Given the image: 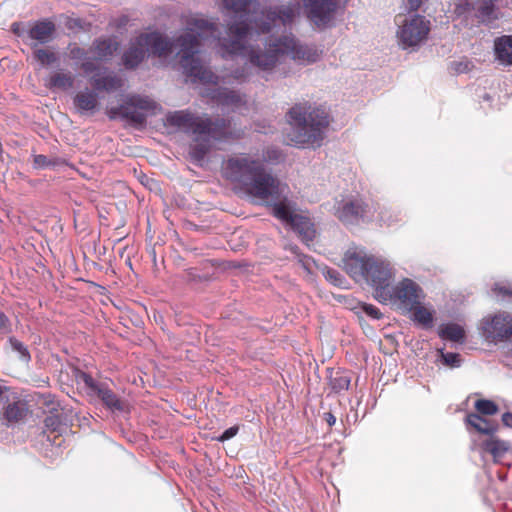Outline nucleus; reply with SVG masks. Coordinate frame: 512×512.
I'll use <instances>...</instances> for the list:
<instances>
[{"label":"nucleus","instance_id":"nucleus-5","mask_svg":"<svg viewBox=\"0 0 512 512\" xmlns=\"http://www.w3.org/2000/svg\"><path fill=\"white\" fill-rule=\"evenodd\" d=\"M248 56L252 65L261 70L270 71L284 56H289L295 61L312 63L319 59L320 53L315 47L300 44L294 35L289 34L268 37L264 50L251 49Z\"/></svg>","mask_w":512,"mask_h":512},{"label":"nucleus","instance_id":"nucleus-35","mask_svg":"<svg viewBox=\"0 0 512 512\" xmlns=\"http://www.w3.org/2000/svg\"><path fill=\"white\" fill-rule=\"evenodd\" d=\"M486 449L494 456H499L508 450L505 442L500 440H490L486 443Z\"/></svg>","mask_w":512,"mask_h":512},{"label":"nucleus","instance_id":"nucleus-4","mask_svg":"<svg viewBox=\"0 0 512 512\" xmlns=\"http://www.w3.org/2000/svg\"><path fill=\"white\" fill-rule=\"evenodd\" d=\"M287 121L291 126V131L286 136L288 144L320 146L331 118L325 107L305 102L295 104L289 109Z\"/></svg>","mask_w":512,"mask_h":512},{"label":"nucleus","instance_id":"nucleus-9","mask_svg":"<svg viewBox=\"0 0 512 512\" xmlns=\"http://www.w3.org/2000/svg\"><path fill=\"white\" fill-rule=\"evenodd\" d=\"M155 107V102L150 98L133 95L120 106L108 108L107 115L112 120L121 117L135 125H143L146 122L144 111L153 110Z\"/></svg>","mask_w":512,"mask_h":512},{"label":"nucleus","instance_id":"nucleus-34","mask_svg":"<svg viewBox=\"0 0 512 512\" xmlns=\"http://www.w3.org/2000/svg\"><path fill=\"white\" fill-rule=\"evenodd\" d=\"M475 409L482 415H494L498 412V406L488 399L477 400L475 402Z\"/></svg>","mask_w":512,"mask_h":512},{"label":"nucleus","instance_id":"nucleus-54","mask_svg":"<svg viewBox=\"0 0 512 512\" xmlns=\"http://www.w3.org/2000/svg\"><path fill=\"white\" fill-rule=\"evenodd\" d=\"M332 272H333V271H328V275H329L330 277H332V274H331Z\"/></svg>","mask_w":512,"mask_h":512},{"label":"nucleus","instance_id":"nucleus-48","mask_svg":"<svg viewBox=\"0 0 512 512\" xmlns=\"http://www.w3.org/2000/svg\"><path fill=\"white\" fill-rule=\"evenodd\" d=\"M494 9V5L492 3H485L483 6L480 7V12L483 15L489 16Z\"/></svg>","mask_w":512,"mask_h":512},{"label":"nucleus","instance_id":"nucleus-32","mask_svg":"<svg viewBox=\"0 0 512 512\" xmlns=\"http://www.w3.org/2000/svg\"><path fill=\"white\" fill-rule=\"evenodd\" d=\"M214 98L223 105H238L242 102L241 96L234 90L220 89Z\"/></svg>","mask_w":512,"mask_h":512},{"label":"nucleus","instance_id":"nucleus-17","mask_svg":"<svg viewBox=\"0 0 512 512\" xmlns=\"http://www.w3.org/2000/svg\"><path fill=\"white\" fill-rule=\"evenodd\" d=\"M305 7L308 18L320 27L331 21L336 3L333 0H307Z\"/></svg>","mask_w":512,"mask_h":512},{"label":"nucleus","instance_id":"nucleus-3","mask_svg":"<svg viewBox=\"0 0 512 512\" xmlns=\"http://www.w3.org/2000/svg\"><path fill=\"white\" fill-rule=\"evenodd\" d=\"M187 31L176 39L179 46L180 63L185 74L193 82L202 84H216L218 77L210 69L206 68L196 55L200 52L199 38L217 31L214 23L208 20L192 16L186 20Z\"/></svg>","mask_w":512,"mask_h":512},{"label":"nucleus","instance_id":"nucleus-51","mask_svg":"<svg viewBox=\"0 0 512 512\" xmlns=\"http://www.w3.org/2000/svg\"><path fill=\"white\" fill-rule=\"evenodd\" d=\"M12 30H13V32H14L16 35H18L19 37L23 36V31H20V29H19V24L14 23V24L12 25Z\"/></svg>","mask_w":512,"mask_h":512},{"label":"nucleus","instance_id":"nucleus-26","mask_svg":"<svg viewBox=\"0 0 512 512\" xmlns=\"http://www.w3.org/2000/svg\"><path fill=\"white\" fill-rule=\"evenodd\" d=\"M28 413L27 405L17 401L6 406L3 412V418L7 423H17L23 420Z\"/></svg>","mask_w":512,"mask_h":512},{"label":"nucleus","instance_id":"nucleus-28","mask_svg":"<svg viewBox=\"0 0 512 512\" xmlns=\"http://www.w3.org/2000/svg\"><path fill=\"white\" fill-rule=\"evenodd\" d=\"M466 423L473 427L477 432L484 435H491L495 432L496 427L478 413H470L466 417Z\"/></svg>","mask_w":512,"mask_h":512},{"label":"nucleus","instance_id":"nucleus-42","mask_svg":"<svg viewBox=\"0 0 512 512\" xmlns=\"http://www.w3.org/2000/svg\"><path fill=\"white\" fill-rule=\"evenodd\" d=\"M67 27L72 29V28H78V29H82V30H86V23L80 19V18H70L68 21H67Z\"/></svg>","mask_w":512,"mask_h":512},{"label":"nucleus","instance_id":"nucleus-15","mask_svg":"<svg viewBox=\"0 0 512 512\" xmlns=\"http://www.w3.org/2000/svg\"><path fill=\"white\" fill-rule=\"evenodd\" d=\"M137 43L145 46L147 52L158 57L167 56L173 49V42L158 31L141 33L137 36Z\"/></svg>","mask_w":512,"mask_h":512},{"label":"nucleus","instance_id":"nucleus-19","mask_svg":"<svg viewBox=\"0 0 512 512\" xmlns=\"http://www.w3.org/2000/svg\"><path fill=\"white\" fill-rule=\"evenodd\" d=\"M55 30V24L51 20L43 19L31 24L26 33L29 39L36 41V43L32 45V47H36L38 44L50 42Z\"/></svg>","mask_w":512,"mask_h":512},{"label":"nucleus","instance_id":"nucleus-33","mask_svg":"<svg viewBox=\"0 0 512 512\" xmlns=\"http://www.w3.org/2000/svg\"><path fill=\"white\" fill-rule=\"evenodd\" d=\"M33 56L42 66L54 64L58 60L56 53L43 48L35 49Z\"/></svg>","mask_w":512,"mask_h":512},{"label":"nucleus","instance_id":"nucleus-39","mask_svg":"<svg viewBox=\"0 0 512 512\" xmlns=\"http://www.w3.org/2000/svg\"><path fill=\"white\" fill-rule=\"evenodd\" d=\"M53 165H55V162L49 160L45 155L39 154L34 156V166L36 168H45Z\"/></svg>","mask_w":512,"mask_h":512},{"label":"nucleus","instance_id":"nucleus-40","mask_svg":"<svg viewBox=\"0 0 512 512\" xmlns=\"http://www.w3.org/2000/svg\"><path fill=\"white\" fill-rule=\"evenodd\" d=\"M239 431V426L238 425H234L228 429H226L218 438L217 440L219 442H225L231 438H233L234 436L237 435Z\"/></svg>","mask_w":512,"mask_h":512},{"label":"nucleus","instance_id":"nucleus-38","mask_svg":"<svg viewBox=\"0 0 512 512\" xmlns=\"http://www.w3.org/2000/svg\"><path fill=\"white\" fill-rule=\"evenodd\" d=\"M361 308L366 315L373 319H380L382 317L380 310L372 304H363Z\"/></svg>","mask_w":512,"mask_h":512},{"label":"nucleus","instance_id":"nucleus-24","mask_svg":"<svg viewBox=\"0 0 512 512\" xmlns=\"http://www.w3.org/2000/svg\"><path fill=\"white\" fill-rule=\"evenodd\" d=\"M74 85V77L70 72L59 70L51 73L45 80V86L49 89L68 90Z\"/></svg>","mask_w":512,"mask_h":512},{"label":"nucleus","instance_id":"nucleus-53","mask_svg":"<svg viewBox=\"0 0 512 512\" xmlns=\"http://www.w3.org/2000/svg\"><path fill=\"white\" fill-rule=\"evenodd\" d=\"M242 77H244V74H243V73H241V74L236 73V74L234 75V78H236V79H240V78H242Z\"/></svg>","mask_w":512,"mask_h":512},{"label":"nucleus","instance_id":"nucleus-22","mask_svg":"<svg viewBox=\"0 0 512 512\" xmlns=\"http://www.w3.org/2000/svg\"><path fill=\"white\" fill-rule=\"evenodd\" d=\"M147 49L137 43V37L130 42L129 48L122 56L123 65L127 69L136 68L145 58Z\"/></svg>","mask_w":512,"mask_h":512},{"label":"nucleus","instance_id":"nucleus-6","mask_svg":"<svg viewBox=\"0 0 512 512\" xmlns=\"http://www.w3.org/2000/svg\"><path fill=\"white\" fill-rule=\"evenodd\" d=\"M258 0H222L223 9L231 18L227 24L230 38L220 40V45L227 54H240L245 49V39L251 30V8Z\"/></svg>","mask_w":512,"mask_h":512},{"label":"nucleus","instance_id":"nucleus-30","mask_svg":"<svg viewBox=\"0 0 512 512\" xmlns=\"http://www.w3.org/2000/svg\"><path fill=\"white\" fill-rule=\"evenodd\" d=\"M412 319L424 328H430L433 323V313L428 308L422 305V303L415 305L412 309Z\"/></svg>","mask_w":512,"mask_h":512},{"label":"nucleus","instance_id":"nucleus-52","mask_svg":"<svg viewBox=\"0 0 512 512\" xmlns=\"http://www.w3.org/2000/svg\"><path fill=\"white\" fill-rule=\"evenodd\" d=\"M299 248L297 246H290V251L298 255Z\"/></svg>","mask_w":512,"mask_h":512},{"label":"nucleus","instance_id":"nucleus-50","mask_svg":"<svg viewBox=\"0 0 512 512\" xmlns=\"http://www.w3.org/2000/svg\"><path fill=\"white\" fill-rule=\"evenodd\" d=\"M502 421L506 426L512 427V413H504L502 416Z\"/></svg>","mask_w":512,"mask_h":512},{"label":"nucleus","instance_id":"nucleus-12","mask_svg":"<svg viewBox=\"0 0 512 512\" xmlns=\"http://www.w3.org/2000/svg\"><path fill=\"white\" fill-rule=\"evenodd\" d=\"M375 256L367 253L364 248L350 247L342 258L343 269L356 282L367 277Z\"/></svg>","mask_w":512,"mask_h":512},{"label":"nucleus","instance_id":"nucleus-11","mask_svg":"<svg viewBox=\"0 0 512 512\" xmlns=\"http://www.w3.org/2000/svg\"><path fill=\"white\" fill-rule=\"evenodd\" d=\"M398 23L397 37L404 49L420 45L430 32V21L421 15H414Z\"/></svg>","mask_w":512,"mask_h":512},{"label":"nucleus","instance_id":"nucleus-21","mask_svg":"<svg viewBox=\"0 0 512 512\" xmlns=\"http://www.w3.org/2000/svg\"><path fill=\"white\" fill-rule=\"evenodd\" d=\"M494 54L502 65H512V35H502L494 40Z\"/></svg>","mask_w":512,"mask_h":512},{"label":"nucleus","instance_id":"nucleus-10","mask_svg":"<svg viewBox=\"0 0 512 512\" xmlns=\"http://www.w3.org/2000/svg\"><path fill=\"white\" fill-rule=\"evenodd\" d=\"M372 207L362 197L348 196L335 207V216L345 225H358L370 220Z\"/></svg>","mask_w":512,"mask_h":512},{"label":"nucleus","instance_id":"nucleus-14","mask_svg":"<svg viewBox=\"0 0 512 512\" xmlns=\"http://www.w3.org/2000/svg\"><path fill=\"white\" fill-rule=\"evenodd\" d=\"M77 380L83 382L85 387L97 395L103 404L111 410H123V403L119 397L106 385L96 382L93 377L85 372H79Z\"/></svg>","mask_w":512,"mask_h":512},{"label":"nucleus","instance_id":"nucleus-16","mask_svg":"<svg viewBox=\"0 0 512 512\" xmlns=\"http://www.w3.org/2000/svg\"><path fill=\"white\" fill-rule=\"evenodd\" d=\"M484 331L492 340L509 339L512 337V316L506 313L496 314L485 322Z\"/></svg>","mask_w":512,"mask_h":512},{"label":"nucleus","instance_id":"nucleus-27","mask_svg":"<svg viewBox=\"0 0 512 512\" xmlns=\"http://www.w3.org/2000/svg\"><path fill=\"white\" fill-rule=\"evenodd\" d=\"M96 91L111 92L121 87V80L115 75L93 76L90 80Z\"/></svg>","mask_w":512,"mask_h":512},{"label":"nucleus","instance_id":"nucleus-41","mask_svg":"<svg viewBox=\"0 0 512 512\" xmlns=\"http://www.w3.org/2000/svg\"><path fill=\"white\" fill-rule=\"evenodd\" d=\"M444 362L450 366H459L461 362L460 355L457 353L442 354Z\"/></svg>","mask_w":512,"mask_h":512},{"label":"nucleus","instance_id":"nucleus-7","mask_svg":"<svg viewBox=\"0 0 512 512\" xmlns=\"http://www.w3.org/2000/svg\"><path fill=\"white\" fill-rule=\"evenodd\" d=\"M391 297H381L382 303H391L404 312H410L415 305L422 303L425 298L423 289L413 280L404 278L395 286H390Z\"/></svg>","mask_w":512,"mask_h":512},{"label":"nucleus","instance_id":"nucleus-37","mask_svg":"<svg viewBox=\"0 0 512 512\" xmlns=\"http://www.w3.org/2000/svg\"><path fill=\"white\" fill-rule=\"evenodd\" d=\"M10 343H11L13 349L20 353L22 359H24L26 361L30 360V354H29L27 348L21 342H19L18 340L14 339V338H11Z\"/></svg>","mask_w":512,"mask_h":512},{"label":"nucleus","instance_id":"nucleus-43","mask_svg":"<svg viewBox=\"0 0 512 512\" xmlns=\"http://www.w3.org/2000/svg\"><path fill=\"white\" fill-rule=\"evenodd\" d=\"M44 424L46 428L52 429L53 431L57 430V427L60 424V420L57 416H48L44 420Z\"/></svg>","mask_w":512,"mask_h":512},{"label":"nucleus","instance_id":"nucleus-23","mask_svg":"<svg viewBox=\"0 0 512 512\" xmlns=\"http://www.w3.org/2000/svg\"><path fill=\"white\" fill-rule=\"evenodd\" d=\"M73 102L80 112L93 111L98 106V95L95 91L86 88L76 93Z\"/></svg>","mask_w":512,"mask_h":512},{"label":"nucleus","instance_id":"nucleus-47","mask_svg":"<svg viewBox=\"0 0 512 512\" xmlns=\"http://www.w3.org/2000/svg\"><path fill=\"white\" fill-rule=\"evenodd\" d=\"M422 4V0H406L407 8L410 11H416Z\"/></svg>","mask_w":512,"mask_h":512},{"label":"nucleus","instance_id":"nucleus-36","mask_svg":"<svg viewBox=\"0 0 512 512\" xmlns=\"http://www.w3.org/2000/svg\"><path fill=\"white\" fill-rule=\"evenodd\" d=\"M68 55L73 60H80L86 57L87 52L76 43H71L68 45Z\"/></svg>","mask_w":512,"mask_h":512},{"label":"nucleus","instance_id":"nucleus-31","mask_svg":"<svg viewBox=\"0 0 512 512\" xmlns=\"http://www.w3.org/2000/svg\"><path fill=\"white\" fill-rule=\"evenodd\" d=\"M351 378L344 371H336L331 373L329 385L335 393L347 390L350 386Z\"/></svg>","mask_w":512,"mask_h":512},{"label":"nucleus","instance_id":"nucleus-1","mask_svg":"<svg viewBox=\"0 0 512 512\" xmlns=\"http://www.w3.org/2000/svg\"><path fill=\"white\" fill-rule=\"evenodd\" d=\"M222 174L247 195L271 207L273 216L278 204H284L290 200L287 196L288 185L267 171L260 160L248 155L239 154L229 157L222 164Z\"/></svg>","mask_w":512,"mask_h":512},{"label":"nucleus","instance_id":"nucleus-25","mask_svg":"<svg viewBox=\"0 0 512 512\" xmlns=\"http://www.w3.org/2000/svg\"><path fill=\"white\" fill-rule=\"evenodd\" d=\"M118 47V42L110 38H99L93 42L92 51L97 60H106L117 51Z\"/></svg>","mask_w":512,"mask_h":512},{"label":"nucleus","instance_id":"nucleus-2","mask_svg":"<svg viewBox=\"0 0 512 512\" xmlns=\"http://www.w3.org/2000/svg\"><path fill=\"white\" fill-rule=\"evenodd\" d=\"M166 123L192 136L190 155L200 161L211 149V139L224 140L231 136L230 121L225 118L200 116L188 110L170 112L166 115Z\"/></svg>","mask_w":512,"mask_h":512},{"label":"nucleus","instance_id":"nucleus-29","mask_svg":"<svg viewBox=\"0 0 512 512\" xmlns=\"http://www.w3.org/2000/svg\"><path fill=\"white\" fill-rule=\"evenodd\" d=\"M439 336L444 340L459 342L463 340L465 332L458 324L448 323L440 327Z\"/></svg>","mask_w":512,"mask_h":512},{"label":"nucleus","instance_id":"nucleus-8","mask_svg":"<svg viewBox=\"0 0 512 512\" xmlns=\"http://www.w3.org/2000/svg\"><path fill=\"white\" fill-rule=\"evenodd\" d=\"M274 217L288 224L306 244L315 238L314 224L309 217L296 212V203L293 201L289 200L284 204H278Z\"/></svg>","mask_w":512,"mask_h":512},{"label":"nucleus","instance_id":"nucleus-49","mask_svg":"<svg viewBox=\"0 0 512 512\" xmlns=\"http://www.w3.org/2000/svg\"><path fill=\"white\" fill-rule=\"evenodd\" d=\"M324 419L330 427L336 423V417L331 412L324 413Z\"/></svg>","mask_w":512,"mask_h":512},{"label":"nucleus","instance_id":"nucleus-20","mask_svg":"<svg viewBox=\"0 0 512 512\" xmlns=\"http://www.w3.org/2000/svg\"><path fill=\"white\" fill-rule=\"evenodd\" d=\"M376 221L381 228L397 230L404 225L406 220L405 215L397 208L381 207L379 208Z\"/></svg>","mask_w":512,"mask_h":512},{"label":"nucleus","instance_id":"nucleus-18","mask_svg":"<svg viewBox=\"0 0 512 512\" xmlns=\"http://www.w3.org/2000/svg\"><path fill=\"white\" fill-rule=\"evenodd\" d=\"M266 21H255V28L258 33H268L276 21L283 25L292 23L295 17V10L291 6H276L266 11Z\"/></svg>","mask_w":512,"mask_h":512},{"label":"nucleus","instance_id":"nucleus-46","mask_svg":"<svg viewBox=\"0 0 512 512\" xmlns=\"http://www.w3.org/2000/svg\"><path fill=\"white\" fill-rule=\"evenodd\" d=\"M494 291L504 296H512V288L496 285Z\"/></svg>","mask_w":512,"mask_h":512},{"label":"nucleus","instance_id":"nucleus-44","mask_svg":"<svg viewBox=\"0 0 512 512\" xmlns=\"http://www.w3.org/2000/svg\"><path fill=\"white\" fill-rule=\"evenodd\" d=\"M81 69L83 70V72L85 74H90V73H93L94 71H96L98 69L97 65L92 62V61H84L82 64H81Z\"/></svg>","mask_w":512,"mask_h":512},{"label":"nucleus","instance_id":"nucleus-13","mask_svg":"<svg viewBox=\"0 0 512 512\" xmlns=\"http://www.w3.org/2000/svg\"><path fill=\"white\" fill-rule=\"evenodd\" d=\"M392 279L393 273L390 264L375 256L374 263H372L367 277L363 278L362 281H365L374 287L375 297L380 300L381 297H391L388 293Z\"/></svg>","mask_w":512,"mask_h":512},{"label":"nucleus","instance_id":"nucleus-45","mask_svg":"<svg viewBox=\"0 0 512 512\" xmlns=\"http://www.w3.org/2000/svg\"><path fill=\"white\" fill-rule=\"evenodd\" d=\"M10 327L9 318L0 311V333L8 331Z\"/></svg>","mask_w":512,"mask_h":512}]
</instances>
